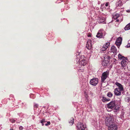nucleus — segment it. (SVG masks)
<instances>
[{"instance_id":"f257e3e1","label":"nucleus","mask_w":130,"mask_h":130,"mask_svg":"<svg viewBox=\"0 0 130 130\" xmlns=\"http://www.w3.org/2000/svg\"><path fill=\"white\" fill-rule=\"evenodd\" d=\"M116 102L115 101H112L107 104V107L110 109L114 108L117 110L119 109L118 107L116 106Z\"/></svg>"},{"instance_id":"f03ea898","label":"nucleus","mask_w":130,"mask_h":130,"mask_svg":"<svg viewBox=\"0 0 130 130\" xmlns=\"http://www.w3.org/2000/svg\"><path fill=\"white\" fill-rule=\"evenodd\" d=\"M106 122L108 127V130H117L118 127L115 123L110 124L107 122Z\"/></svg>"},{"instance_id":"7ed1b4c3","label":"nucleus","mask_w":130,"mask_h":130,"mask_svg":"<svg viewBox=\"0 0 130 130\" xmlns=\"http://www.w3.org/2000/svg\"><path fill=\"white\" fill-rule=\"evenodd\" d=\"M112 18L115 20L117 19L116 22H121L123 20L122 17H120V15L117 13H116L114 15Z\"/></svg>"},{"instance_id":"20e7f679","label":"nucleus","mask_w":130,"mask_h":130,"mask_svg":"<svg viewBox=\"0 0 130 130\" xmlns=\"http://www.w3.org/2000/svg\"><path fill=\"white\" fill-rule=\"evenodd\" d=\"M98 83V79L97 78H94L91 79L90 81V83L92 85L95 86Z\"/></svg>"},{"instance_id":"39448f33","label":"nucleus","mask_w":130,"mask_h":130,"mask_svg":"<svg viewBox=\"0 0 130 130\" xmlns=\"http://www.w3.org/2000/svg\"><path fill=\"white\" fill-rule=\"evenodd\" d=\"M77 127L78 130H85L86 126L85 123H79L78 124Z\"/></svg>"},{"instance_id":"423d86ee","label":"nucleus","mask_w":130,"mask_h":130,"mask_svg":"<svg viewBox=\"0 0 130 130\" xmlns=\"http://www.w3.org/2000/svg\"><path fill=\"white\" fill-rule=\"evenodd\" d=\"M113 119L111 116H109L107 117L105 119V123L106 125L107 126L106 124V122H107L109 123H113L114 122H113Z\"/></svg>"},{"instance_id":"0eeeda50","label":"nucleus","mask_w":130,"mask_h":130,"mask_svg":"<svg viewBox=\"0 0 130 130\" xmlns=\"http://www.w3.org/2000/svg\"><path fill=\"white\" fill-rule=\"evenodd\" d=\"M109 75V72L107 71L103 73L101 77V81L104 82L107 78Z\"/></svg>"},{"instance_id":"6e6552de","label":"nucleus","mask_w":130,"mask_h":130,"mask_svg":"<svg viewBox=\"0 0 130 130\" xmlns=\"http://www.w3.org/2000/svg\"><path fill=\"white\" fill-rule=\"evenodd\" d=\"M122 40V38L121 37H119L117 39L115 43L118 47H119L121 44Z\"/></svg>"},{"instance_id":"1a4fd4ad","label":"nucleus","mask_w":130,"mask_h":130,"mask_svg":"<svg viewBox=\"0 0 130 130\" xmlns=\"http://www.w3.org/2000/svg\"><path fill=\"white\" fill-rule=\"evenodd\" d=\"M115 84L118 87L116 89H118V90H123V86L121 84L118 82H117L115 83Z\"/></svg>"},{"instance_id":"9d476101","label":"nucleus","mask_w":130,"mask_h":130,"mask_svg":"<svg viewBox=\"0 0 130 130\" xmlns=\"http://www.w3.org/2000/svg\"><path fill=\"white\" fill-rule=\"evenodd\" d=\"M110 45L109 42L106 43L105 44H104L101 49L102 51H104L106 50L107 49L109 46Z\"/></svg>"},{"instance_id":"9b49d317","label":"nucleus","mask_w":130,"mask_h":130,"mask_svg":"<svg viewBox=\"0 0 130 130\" xmlns=\"http://www.w3.org/2000/svg\"><path fill=\"white\" fill-rule=\"evenodd\" d=\"M86 47L88 49H90L92 47L91 41L90 40H88L87 42Z\"/></svg>"},{"instance_id":"f8f14e48","label":"nucleus","mask_w":130,"mask_h":130,"mask_svg":"<svg viewBox=\"0 0 130 130\" xmlns=\"http://www.w3.org/2000/svg\"><path fill=\"white\" fill-rule=\"evenodd\" d=\"M123 90H118V89H115L114 91V93L116 95L119 96L121 94L122 91H123Z\"/></svg>"},{"instance_id":"ddd939ff","label":"nucleus","mask_w":130,"mask_h":130,"mask_svg":"<svg viewBox=\"0 0 130 130\" xmlns=\"http://www.w3.org/2000/svg\"><path fill=\"white\" fill-rule=\"evenodd\" d=\"M96 36L97 38H103L104 35L101 30L99 31Z\"/></svg>"},{"instance_id":"4468645a","label":"nucleus","mask_w":130,"mask_h":130,"mask_svg":"<svg viewBox=\"0 0 130 130\" xmlns=\"http://www.w3.org/2000/svg\"><path fill=\"white\" fill-rule=\"evenodd\" d=\"M121 64L122 67H125L127 64L126 61L125 59H123L121 62Z\"/></svg>"},{"instance_id":"2eb2a0df","label":"nucleus","mask_w":130,"mask_h":130,"mask_svg":"<svg viewBox=\"0 0 130 130\" xmlns=\"http://www.w3.org/2000/svg\"><path fill=\"white\" fill-rule=\"evenodd\" d=\"M111 51L113 53H116L117 51V49L116 47L114 46H112L111 47L110 49Z\"/></svg>"},{"instance_id":"dca6fc26","label":"nucleus","mask_w":130,"mask_h":130,"mask_svg":"<svg viewBox=\"0 0 130 130\" xmlns=\"http://www.w3.org/2000/svg\"><path fill=\"white\" fill-rule=\"evenodd\" d=\"M108 64V61L106 60L102 62V65L103 66H107Z\"/></svg>"},{"instance_id":"f3484780","label":"nucleus","mask_w":130,"mask_h":130,"mask_svg":"<svg viewBox=\"0 0 130 130\" xmlns=\"http://www.w3.org/2000/svg\"><path fill=\"white\" fill-rule=\"evenodd\" d=\"M86 58L84 56H81L80 58L79 59V60L80 61H83L84 60L86 61Z\"/></svg>"},{"instance_id":"a211bd4d","label":"nucleus","mask_w":130,"mask_h":130,"mask_svg":"<svg viewBox=\"0 0 130 130\" xmlns=\"http://www.w3.org/2000/svg\"><path fill=\"white\" fill-rule=\"evenodd\" d=\"M118 56L119 59H120L123 60V59H124V58H125L123 56H122L120 54H118Z\"/></svg>"},{"instance_id":"6ab92c4d","label":"nucleus","mask_w":130,"mask_h":130,"mask_svg":"<svg viewBox=\"0 0 130 130\" xmlns=\"http://www.w3.org/2000/svg\"><path fill=\"white\" fill-rule=\"evenodd\" d=\"M130 29V24H128L126 25L124 28V29L125 30H127Z\"/></svg>"},{"instance_id":"aec40b11","label":"nucleus","mask_w":130,"mask_h":130,"mask_svg":"<svg viewBox=\"0 0 130 130\" xmlns=\"http://www.w3.org/2000/svg\"><path fill=\"white\" fill-rule=\"evenodd\" d=\"M105 20V19L104 18L102 17L101 18L100 20L99 21V23H102L104 22Z\"/></svg>"},{"instance_id":"412c9836","label":"nucleus","mask_w":130,"mask_h":130,"mask_svg":"<svg viewBox=\"0 0 130 130\" xmlns=\"http://www.w3.org/2000/svg\"><path fill=\"white\" fill-rule=\"evenodd\" d=\"M71 121H69V123L71 125H72L74 123V119L73 118H71Z\"/></svg>"},{"instance_id":"4be33fe9","label":"nucleus","mask_w":130,"mask_h":130,"mask_svg":"<svg viewBox=\"0 0 130 130\" xmlns=\"http://www.w3.org/2000/svg\"><path fill=\"white\" fill-rule=\"evenodd\" d=\"M81 62V65L84 66L86 64V61L84 60L82 61H80Z\"/></svg>"},{"instance_id":"5701e85b","label":"nucleus","mask_w":130,"mask_h":130,"mask_svg":"<svg viewBox=\"0 0 130 130\" xmlns=\"http://www.w3.org/2000/svg\"><path fill=\"white\" fill-rule=\"evenodd\" d=\"M102 100L103 102H105L106 101H108V100L106 98L104 97H103V98L102 99Z\"/></svg>"},{"instance_id":"b1692460","label":"nucleus","mask_w":130,"mask_h":130,"mask_svg":"<svg viewBox=\"0 0 130 130\" xmlns=\"http://www.w3.org/2000/svg\"><path fill=\"white\" fill-rule=\"evenodd\" d=\"M107 95L109 97H111L112 96V94L110 92H109L108 93Z\"/></svg>"},{"instance_id":"393cba45","label":"nucleus","mask_w":130,"mask_h":130,"mask_svg":"<svg viewBox=\"0 0 130 130\" xmlns=\"http://www.w3.org/2000/svg\"><path fill=\"white\" fill-rule=\"evenodd\" d=\"M130 101V98L127 97L125 99V101L126 102H128Z\"/></svg>"},{"instance_id":"a878e982","label":"nucleus","mask_w":130,"mask_h":130,"mask_svg":"<svg viewBox=\"0 0 130 130\" xmlns=\"http://www.w3.org/2000/svg\"><path fill=\"white\" fill-rule=\"evenodd\" d=\"M50 122L49 121V122H47V123H46L45 124V125L46 126H47V125H50Z\"/></svg>"},{"instance_id":"bb28decb","label":"nucleus","mask_w":130,"mask_h":130,"mask_svg":"<svg viewBox=\"0 0 130 130\" xmlns=\"http://www.w3.org/2000/svg\"><path fill=\"white\" fill-rule=\"evenodd\" d=\"M109 4V2H107L105 4V5L106 7L108 6V5Z\"/></svg>"},{"instance_id":"cd10ccee","label":"nucleus","mask_w":130,"mask_h":130,"mask_svg":"<svg viewBox=\"0 0 130 130\" xmlns=\"http://www.w3.org/2000/svg\"><path fill=\"white\" fill-rule=\"evenodd\" d=\"M45 122V120L44 119L42 120H41V123H43L44 122Z\"/></svg>"},{"instance_id":"c85d7f7f","label":"nucleus","mask_w":130,"mask_h":130,"mask_svg":"<svg viewBox=\"0 0 130 130\" xmlns=\"http://www.w3.org/2000/svg\"><path fill=\"white\" fill-rule=\"evenodd\" d=\"M19 129L20 130H22L23 129V127L22 126H20L19 127Z\"/></svg>"},{"instance_id":"c756f323","label":"nucleus","mask_w":130,"mask_h":130,"mask_svg":"<svg viewBox=\"0 0 130 130\" xmlns=\"http://www.w3.org/2000/svg\"><path fill=\"white\" fill-rule=\"evenodd\" d=\"M15 120L14 119H12L11 120V122L12 123L14 122H15Z\"/></svg>"},{"instance_id":"7c9ffc66","label":"nucleus","mask_w":130,"mask_h":130,"mask_svg":"<svg viewBox=\"0 0 130 130\" xmlns=\"http://www.w3.org/2000/svg\"><path fill=\"white\" fill-rule=\"evenodd\" d=\"M34 106L35 107H38V105L37 104H35L34 105Z\"/></svg>"},{"instance_id":"2f4dec72","label":"nucleus","mask_w":130,"mask_h":130,"mask_svg":"<svg viewBox=\"0 0 130 130\" xmlns=\"http://www.w3.org/2000/svg\"><path fill=\"white\" fill-rule=\"evenodd\" d=\"M127 47H130V44H128L127 46Z\"/></svg>"},{"instance_id":"473e14b6","label":"nucleus","mask_w":130,"mask_h":130,"mask_svg":"<svg viewBox=\"0 0 130 130\" xmlns=\"http://www.w3.org/2000/svg\"><path fill=\"white\" fill-rule=\"evenodd\" d=\"M42 123V126H43V125H44V124L43 123Z\"/></svg>"},{"instance_id":"72a5a7b5","label":"nucleus","mask_w":130,"mask_h":130,"mask_svg":"<svg viewBox=\"0 0 130 130\" xmlns=\"http://www.w3.org/2000/svg\"><path fill=\"white\" fill-rule=\"evenodd\" d=\"M88 36L89 37H90V35H89V36L88 35Z\"/></svg>"}]
</instances>
